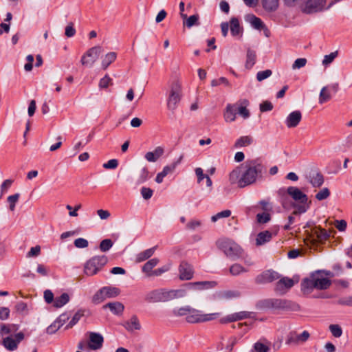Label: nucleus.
Returning <instances> with one entry per match:
<instances>
[{
  "mask_svg": "<svg viewBox=\"0 0 352 352\" xmlns=\"http://www.w3.org/2000/svg\"><path fill=\"white\" fill-rule=\"evenodd\" d=\"M74 243L77 248H85L89 245L87 240L83 238L76 239Z\"/></svg>",
  "mask_w": 352,
  "mask_h": 352,
  "instance_id": "bf43d9fd",
  "label": "nucleus"
},
{
  "mask_svg": "<svg viewBox=\"0 0 352 352\" xmlns=\"http://www.w3.org/2000/svg\"><path fill=\"white\" fill-rule=\"evenodd\" d=\"M236 104H228L223 111V116L226 123H231L236 119Z\"/></svg>",
  "mask_w": 352,
  "mask_h": 352,
  "instance_id": "a211bd4d",
  "label": "nucleus"
},
{
  "mask_svg": "<svg viewBox=\"0 0 352 352\" xmlns=\"http://www.w3.org/2000/svg\"><path fill=\"white\" fill-rule=\"evenodd\" d=\"M124 329L131 333L140 331L142 328L140 320L136 315H133L130 318L123 322Z\"/></svg>",
  "mask_w": 352,
  "mask_h": 352,
  "instance_id": "dca6fc26",
  "label": "nucleus"
},
{
  "mask_svg": "<svg viewBox=\"0 0 352 352\" xmlns=\"http://www.w3.org/2000/svg\"><path fill=\"white\" fill-rule=\"evenodd\" d=\"M118 166V161L116 159L109 160L103 164V167L106 169H114Z\"/></svg>",
  "mask_w": 352,
  "mask_h": 352,
  "instance_id": "774afa93",
  "label": "nucleus"
},
{
  "mask_svg": "<svg viewBox=\"0 0 352 352\" xmlns=\"http://www.w3.org/2000/svg\"><path fill=\"white\" fill-rule=\"evenodd\" d=\"M272 238V234L270 231L265 230L258 234L256 244V245H262L270 241Z\"/></svg>",
  "mask_w": 352,
  "mask_h": 352,
  "instance_id": "bb28decb",
  "label": "nucleus"
},
{
  "mask_svg": "<svg viewBox=\"0 0 352 352\" xmlns=\"http://www.w3.org/2000/svg\"><path fill=\"white\" fill-rule=\"evenodd\" d=\"M329 330L335 338H340L342 335V329L338 324H331Z\"/></svg>",
  "mask_w": 352,
  "mask_h": 352,
  "instance_id": "3c124183",
  "label": "nucleus"
},
{
  "mask_svg": "<svg viewBox=\"0 0 352 352\" xmlns=\"http://www.w3.org/2000/svg\"><path fill=\"white\" fill-rule=\"evenodd\" d=\"M278 0H262L263 7L268 12L274 11L278 7Z\"/></svg>",
  "mask_w": 352,
  "mask_h": 352,
  "instance_id": "ea45409f",
  "label": "nucleus"
},
{
  "mask_svg": "<svg viewBox=\"0 0 352 352\" xmlns=\"http://www.w3.org/2000/svg\"><path fill=\"white\" fill-rule=\"evenodd\" d=\"M84 311L82 310H78L73 316L72 320L69 321V322L67 324L66 329H70L73 326H74L79 320L83 316Z\"/></svg>",
  "mask_w": 352,
  "mask_h": 352,
  "instance_id": "c03bdc74",
  "label": "nucleus"
},
{
  "mask_svg": "<svg viewBox=\"0 0 352 352\" xmlns=\"http://www.w3.org/2000/svg\"><path fill=\"white\" fill-rule=\"evenodd\" d=\"M186 295L184 289H159L153 290L146 294V299L149 302H167L177 298H181Z\"/></svg>",
  "mask_w": 352,
  "mask_h": 352,
  "instance_id": "7ed1b4c3",
  "label": "nucleus"
},
{
  "mask_svg": "<svg viewBox=\"0 0 352 352\" xmlns=\"http://www.w3.org/2000/svg\"><path fill=\"white\" fill-rule=\"evenodd\" d=\"M70 300L68 294L63 293L60 296L55 298L53 306L56 308H60L66 305Z\"/></svg>",
  "mask_w": 352,
  "mask_h": 352,
  "instance_id": "cd10ccee",
  "label": "nucleus"
},
{
  "mask_svg": "<svg viewBox=\"0 0 352 352\" xmlns=\"http://www.w3.org/2000/svg\"><path fill=\"white\" fill-rule=\"evenodd\" d=\"M182 158H183V156L181 155L179 159L173 162V164H171L170 165H168V166H166L164 167L163 170L162 172L157 173V176H156V178H155V182L158 184H160L163 182V179L169 173H173L175 168L177 167V166L180 164V162H182Z\"/></svg>",
  "mask_w": 352,
  "mask_h": 352,
  "instance_id": "2eb2a0df",
  "label": "nucleus"
},
{
  "mask_svg": "<svg viewBox=\"0 0 352 352\" xmlns=\"http://www.w3.org/2000/svg\"><path fill=\"white\" fill-rule=\"evenodd\" d=\"M270 348L266 344L257 342L254 344L251 352H269Z\"/></svg>",
  "mask_w": 352,
  "mask_h": 352,
  "instance_id": "49530a36",
  "label": "nucleus"
},
{
  "mask_svg": "<svg viewBox=\"0 0 352 352\" xmlns=\"http://www.w3.org/2000/svg\"><path fill=\"white\" fill-rule=\"evenodd\" d=\"M155 251V247L147 249L136 256V262H142L153 256Z\"/></svg>",
  "mask_w": 352,
  "mask_h": 352,
  "instance_id": "e433bc0d",
  "label": "nucleus"
},
{
  "mask_svg": "<svg viewBox=\"0 0 352 352\" xmlns=\"http://www.w3.org/2000/svg\"><path fill=\"white\" fill-rule=\"evenodd\" d=\"M326 0H307L302 10L306 13H312L324 9Z\"/></svg>",
  "mask_w": 352,
  "mask_h": 352,
  "instance_id": "f8f14e48",
  "label": "nucleus"
},
{
  "mask_svg": "<svg viewBox=\"0 0 352 352\" xmlns=\"http://www.w3.org/2000/svg\"><path fill=\"white\" fill-rule=\"evenodd\" d=\"M252 314V313L248 312V311H240V312H237V313H234V315L235 320L238 321V320H243L245 318H251Z\"/></svg>",
  "mask_w": 352,
  "mask_h": 352,
  "instance_id": "13d9d810",
  "label": "nucleus"
},
{
  "mask_svg": "<svg viewBox=\"0 0 352 352\" xmlns=\"http://www.w3.org/2000/svg\"><path fill=\"white\" fill-rule=\"evenodd\" d=\"M120 293V289L116 287H102L93 295L91 302L94 305H99L108 298L117 297Z\"/></svg>",
  "mask_w": 352,
  "mask_h": 352,
  "instance_id": "6e6552de",
  "label": "nucleus"
},
{
  "mask_svg": "<svg viewBox=\"0 0 352 352\" xmlns=\"http://www.w3.org/2000/svg\"><path fill=\"white\" fill-rule=\"evenodd\" d=\"M242 172L239 168L234 169L229 175V180L231 184H237L240 187V180Z\"/></svg>",
  "mask_w": 352,
  "mask_h": 352,
  "instance_id": "4c0bfd02",
  "label": "nucleus"
},
{
  "mask_svg": "<svg viewBox=\"0 0 352 352\" xmlns=\"http://www.w3.org/2000/svg\"><path fill=\"white\" fill-rule=\"evenodd\" d=\"M307 64V59L305 58H297L292 65L293 69H300Z\"/></svg>",
  "mask_w": 352,
  "mask_h": 352,
  "instance_id": "4d7b16f0",
  "label": "nucleus"
},
{
  "mask_svg": "<svg viewBox=\"0 0 352 352\" xmlns=\"http://www.w3.org/2000/svg\"><path fill=\"white\" fill-rule=\"evenodd\" d=\"M159 263V260L156 258H152L147 261L142 267V271L147 274L148 276H151V272L153 267H155L157 263Z\"/></svg>",
  "mask_w": 352,
  "mask_h": 352,
  "instance_id": "a19ab883",
  "label": "nucleus"
},
{
  "mask_svg": "<svg viewBox=\"0 0 352 352\" xmlns=\"http://www.w3.org/2000/svg\"><path fill=\"white\" fill-rule=\"evenodd\" d=\"M216 245L226 256L232 260L239 258L243 252V250L238 243L228 238L218 239L216 241Z\"/></svg>",
  "mask_w": 352,
  "mask_h": 352,
  "instance_id": "20e7f679",
  "label": "nucleus"
},
{
  "mask_svg": "<svg viewBox=\"0 0 352 352\" xmlns=\"http://www.w3.org/2000/svg\"><path fill=\"white\" fill-rule=\"evenodd\" d=\"M272 74V70L266 69L264 71H260L256 74V79L258 81H262L269 78Z\"/></svg>",
  "mask_w": 352,
  "mask_h": 352,
  "instance_id": "5fc2aeb1",
  "label": "nucleus"
},
{
  "mask_svg": "<svg viewBox=\"0 0 352 352\" xmlns=\"http://www.w3.org/2000/svg\"><path fill=\"white\" fill-rule=\"evenodd\" d=\"M108 258L104 255L94 256L84 265V273L89 276L98 274L107 263Z\"/></svg>",
  "mask_w": 352,
  "mask_h": 352,
  "instance_id": "0eeeda50",
  "label": "nucleus"
},
{
  "mask_svg": "<svg viewBox=\"0 0 352 352\" xmlns=\"http://www.w3.org/2000/svg\"><path fill=\"white\" fill-rule=\"evenodd\" d=\"M309 336L310 334L307 331H304L301 333H298L296 331H292L287 337L286 343L294 345L302 344L309 338Z\"/></svg>",
  "mask_w": 352,
  "mask_h": 352,
  "instance_id": "9b49d317",
  "label": "nucleus"
},
{
  "mask_svg": "<svg viewBox=\"0 0 352 352\" xmlns=\"http://www.w3.org/2000/svg\"><path fill=\"white\" fill-rule=\"evenodd\" d=\"M256 55L255 51H254L250 48L248 49L247 56H246V61H245V67L248 69H251L256 63Z\"/></svg>",
  "mask_w": 352,
  "mask_h": 352,
  "instance_id": "c9c22d12",
  "label": "nucleus"
},
{
  "mask_svg": "<svg viewBox=\"0 0 352 352\" xmlns=\"http://www.w3.org/2000/svg\"><path fill=\"white\" fill-rule=\"evenodd\" d=\"M248 104V101L247 100H243L241 105L237 107L236 106V112L239 113L243 119H248L250 116V111L246 108V106Z\"/></svg>",
  "mask_w": 352,
  "mask_h": 352,
  "instance_id": "72a5a7b5",
  "label": "nucleus"
},
{
  "mask_svg": "<svg viewBox=\"0 0 352 352\" xmlns=\"http://www.w3.org/2000/svg\"><path fill=\"white\" fill-rule=\"evenodd\" d=\"M217 285L215 281H201V282H194L188 284V287L190 289L193 290H204L213 288Z\"/></svg>",
  "mask_w": 352,
  "mask_h": 352,
  "instance_id": "5701e85b",
  "label": "nucleus"
},
{
  "mask_svg": "<svg viewBox=\"0 0 352 352\" xmlns=\"http://www.w3.org/2000/svg\"><path fill=\"white\" fill-rule=\"evenodd\" d=\"M2 343L6 349L11 351L16 350L19 344L17 341L12 336H8L3 338Z\"/></svg>",
  "mask_w": 352,
  "mask_h": 352,
  "instance_id": "c85d7f7f",
  "label": "nucleus"
},
{
  "mask_svg": "<svg viewBox=\"0 0 352 352\" xmlns=\"http://www.w3.org/2000/svg\"><path fill=\"white\" fill-rule=\"evenodd\" d=\"M298 280L299 278L298 277H294L293 278H283L276 283V291L280 294H285L295 283H297Z\"/></svg>",
  "mask_w": 352,
  "mask_h": 352,
  "instance_id": "4468645a",
  "label": "nucleus"
},
{
  "mask_svg": "<svg viewBox=\"0 0 352 352\" xmlns=\"http://www.w3.org/2000/svg\"><path fill=\"white\" fill-rule=\"evenodd\" d=\"M13 183V180L12 179H6L1 185V195L2 196L4 193H6L10 187L12 186Z\"/></svg>",
  "mask_w": 352,
  "mask_h": 352,
  "instance_id": "680f3d73",
  "label": "nucleus"
},
{
  "mask_svg": "<svg viewBox=\"0 0 352 352\" xmlns=\"http://www.w3.org/2000/svg\"><path fill=\"white\" fill-rule=\"evenodd\" d=\"M330 236V233L320 227H315L311 230V237L313 241L322 243Z\"/></svg>",
  "mask_w": 352,
  "mask_h": 352,
  "instance_id": "f3484780",
  "label": "nucleus"
},
{
  "mask_svg": "<svg viewBox=\"0 0 352 352\" xmlns=\"http://www.w3.org/2000/svg\"><path fill=\"white\" fill-rule=\"evenodd\" d=\"M111 82V78L108 76L105 75L102 78L100 79L99 82L100 88H107Z\"/></svg>",
  "mask_w": 352,
  "mask_h": 352,
  "instance_id": "69168bd1",
  "label": "nucleus"
},
{
  "mask_svg": "<svg viewBox=\"0 0 352 352\" xmlns=\"http://www.w3.org/2000/svg\"><path fill=\"white\" fill-rule=\"evenodd\" d=\"M148 178V170L146 167H144L142 168L139 177L137 180V183L138 184H142L146 182Z\"/></svg>",
  "mask_w": 352,
  "mask_h": 352,
  "instance_id": "603ef678",
  "label": "nucleus"
},
{
  "mask_svg": "<svg viewBox=\"0 0 352 352\" xmlns=\"http://www.w3.org/2000/svg\"><path fill=\"white\" fill-rule=\"evenodd\" d=\"M16 311L20 314L26 313L28 311L27 304L23 301L16 303L15 306Z\"/></svg>",
  "mask_w": 352,
  "mask_h": 352,
  "instance_id": "338daca9",
  "label": "nucleus"
},
{
  "mask_svg": "<svg viewBox=\"0 0 352 352\" xmlns=\"http://www.w3.org/2000/svg\"><path fill=\"white\" fill-rule=\"evenodd\" d=\"M221 85H224L226 87H230V83L228 80L225 77H220L218 79H213L211 81L212 87H217Z\"/></svg>",
  "mask_w": 352,
  "mask_h": 352,
  "instance_id": "de8ad7c7",
  "label": "nucleus"
},
{
  "mask_svg": "<svg viewBox=\"0 0 352 352\" xmlns=\"http://www.w3.org/2000/svg\"><path fill=\"white\" fill-rule=\"evenodd\" d=\"M311 275L316 289L324 290L330 287L331 284V280L328 278L325 277L321 272H316L313 273Z\"/></svg>",
  "mask_w": 352,
  "mask_h": 352,
  "instance_id": "ddd939ff",
  "label": "nucleus"
},
{
  "mask_svg": "<svg viewBox=\"0 0 352 352\" xmlns=\"http://www.w3.org/2000/svg\"><path fill=\"white\" fill-rule=\"evenodd\" d=\"M164 153V148L162 146H157L153 151L147 152L145 154V159L149 162H155L161 156H162Z\"/></svg>",
  "mask_w": 352,
  "mask_h": 352,
  "instance_id": "393cba45",
  "label": "nucleus"
},
{
  "mask_svg": "<svg viewBox=\"0 0 352 352\" xmlns=\"http://www.w3.org/2000/svg\"><path fill=\"white\" fill-rule=\"evenodd\" d=\"M175 316H186V322L189 323H201L217 319L220 313L204 314L202 311L196 309L189 305L175 308L173 310Z\"/></svg>",
  "mask_w": 352,
  "mask_h": 352,
  "instance_id": "f257e3e1",
  "label": "nucleus"
},
{
  "mask_svg": "<svg viewBox=\"0 0 352 352\" xmlns=\"http://www.w3.org/2000/svg\"><path fill=\"white\" fill-rule=\"evenodd\" d=\"M301 286L302 290L305 293H310L316 289L312 275H311L309 278L304 279L301 283Z\"/></svg>",
  "mask_w": 352,
  "mask_h": 352,
  "instance_id": "2f4dec72",
  "label": "nucleus"
},
{
  "mask_svg": "<svg viewBox=\"0 0 352 352\" xmlns=\"http://www.w3.org/2000/svg\"><path fill=\"white\" fill-rule=\"evenodd\" d=\"M331 98L329 87H323L320 91L319 96V103L323 104L329 100Z\"/></svg>",
  "mask_w": 352,
  "mask_h": 352,
  "instance_id": "79ce46f5",
  "label": "nucleus"
},
{
  "mask_svg": "<svg viewBox=\"0 0 352 352\" xmlns=\"http://www.w3.org/2000/svg\"><path fill=\"white\" fill-rule=\"evenodd\" d=\"M302 118V114L299 111L290 113L286 118L285 123L288 128L296 127Z\"/></svg>",
  "mask_w": 352,
  "mask_h": 352,
  "instance_id": "412c9836",
  "label": "nucleus"
},
{
  "mask_svg": "<svg viewBox=\"0 0 352 352\" xmlns=\"http://www.w3.org/2000/svg\"><path fill=\"white\" fill-rule=\"evenodd\" d=\"M117 54L116 52H111L107 53L102 60V67L106 69L116 59Z\"/></svg>",
  "mask_w": 352,
  "mask_h": 352,
  "instance_id": "473e14b6",
  "label": "nucleus"
},
{
  "mask_svg": "<svg viewBox=\"0 0 352 352\" xmlns=\"http://www.w3.org/2000/svg\"><path fill=\"white\" fill-rule=\"evenodd\" d=\"M103 343V337L100 333L91 332L89 333V347L96 350L100 349Z\"/></svg>",
  "mask_w": 352,
  "mask_h": 352,
  "instance_id": "4be33fe9",
  "label": "nucleus"
},
{
  "mask_svg": "<svg viewBox=\"0 0 352 352\" xmlns=\"http://www.w3.org/2000/svg\"><path fill=\"white\" fill-rule=\"evenodd\" d=\"M107 308L109 309L112 314L117 316L122 315L124 310V305L118 301L107 303L103 306V309Z\"/></svg>",
  "mask_w": 352,
  "mask_h": 352,
  "instance_id": "b1692460",
  "label": "nucleus"
},
{
  "mask_svg": "<svg viewBox=\"0 0 352 352\" xmlns=\"http://www.w3.org/2000/svg\"><path fill=\"white\" fill-rule=\"evenodd\" d=\"M308 179L314 187H320L324 183L323 176L318 172L311 173L309 175Z\"/></svg>",
  "mask_w": 352,
  "mask_h": 352,
  "instance_id": "a878e982",
  "label": "nucleus"
},
{
  "mask_svg": "<svg viewBox=\"0 0 352 352\" xmlns=\"http://www.w3.org/2000/svg\"><path fill=\"white\" fill-rule=\"evenodd\" d=\"M279 275L273 270H267L256 278V281L259 283H270L278 279Z\"/></svg>",
  "mask_w": 352,
  "mask_h": 352,
  "instance_id": "6ab92c4d",
  "label": "nucleus"
},
{
  "mask_svg": "<svg viewBox=\"0 0 352 352\" xmlns=\"http://www.w3.org/2000/svg\"><path fill=\"white\" fill-rule=\"evenodd\" d=\"M247 18L250 24L252 25V26L254 27L255 29L261 30L265 28L264 23L258 17L253 14H250L248 15Z\"/></svg>",
  "mask_w": 352,
  "mask_h": 352,
  "instance_id": "58836bf2",
  "label": "nucleus"
},
{
  "mask_svg": "<svg viewBox=\"0 0 352 352\" xmlns=\"http://www.w3.org/2000/svg\"><path fill=\"white\" fill-rule=\"evenodd\" d=\"M264 170L263 164L258 160L248 161L245 163V170L242 172L240 180V187L254 183L258 177L261 176Z\"/></svg>",
  "mask_w": 352,
  "mask_h": 352,
  "instance_id": "f03ea898",
  "label": "nucleus"
},
{
  "mask_svg": "<svg viewBox=\"0 0 352 352\" xmlns=\"http://www.w3.org/2000/svg\"><path fill=\"white\" fill-rule=\"evenodd\" d=\"M19 193H16L14 195H10L8 197L7 201L9 204V209L10 211L13 212L15 210V206L19 199Z\"/></svg>",
  "mask_w": 352,
  "mask_h": 352,
  "instance_id": "37998d69",
  "label": "nucleus"
},
{
  "mask_svg": "<svg viewBox=\"0 0 352 352\" xmlns=\"http://www.w3.org/2000/svg\"><path fill=\"white\" fill-rule=\"evenodd\" d=\"M330 192L327 188H322L320 192L316 195V198L319 200H324L329 197Z\"/></svg>",
  "mask_w": 352,
  "mask_h": 352,
  "instance_id": "6e6d98bb",
  "label": "nucleus"
},
{
  "mask_svg": "<svg viewBox=\"0 0 352 352\" xmlns=\"http://www.w3.org/2000/svg\"><path fill=\"white\" fill-rule=\"evenodd\" d=\"M230 273L232 276H239L248 272V267H243L239 263H234L230 267Z\"/></svg>",
  "mask_w": 352,
  "mask_h": 352,
  "instance_id": "7c9ffc66",
  "label": "nucleus"
},
{
  "mask_svg": "<svg viewBox=\"0 0 352 352\" xmlns=\"http://www.w3.org/2000/svg\"><path fill=\"white\" fill-rule=\"evenodd\" d=\"M182 83L179 79L172 80L167 93L166 105L173 112L178 107L182 98Z\"/></svg>",
  "mask_w": 352,
  "mask_h": 352,
  "instance_id": "39448f33",
  "label": "nucleus"
},
{
  "mask_svg": "<svg viewBox=\"0 0 352 352\" xmlns=\"http://www.w3.org/2000/svg\"><path fill=\"white\" fill-rule=\"evenodd\" d=\"M193 276L192 267L186 262H182L179 266V277L182 280H190Z\"/></svg>",
  "mask_w": 352,
  "mask_h": 352,
  "instance_id": "aec40b11",
  "label": "nucleus"
},
{
  "mask_svg": "<svg viewBox=\"0 0 352 352\" xmlns=\"http://www.w3.org/2000/svg\"><path fill=\"white\" fill-rule=\"evenodd\" d=\"M184 24L188 28H191L193 25H198L199 24V15L194 14V15L190 16L188 19L186 18V21L184 23Z\"/></svg>",
  "mask_w": 352,
  "mask_h": 352,
  "instance_id": "8fccbe9b",
  "label": "nucleus"
},
{
  "mask_svg": "<svg viewBox=\"0 0 352 352\" xmlns=\"http://www.w3.org/2000/svg\"><path fill=\"white\" fill-rule=\"evenodd\" d=\"M338 51H335L333 52L330 53L328 55H325L324 56V58L322 62L323 66H324V67L329 66L331 63H332L333 62V60L338 56Z\"/></svg>",
  "mask_w": 352,
  "mask_h": 352,
  "instance_id": "a18cd8bd",
  "label": "nucleus"
},
{
  "mask_svg": "<svg viewBox=\"0 0 352 352\" xmlns=\"http://www.w3.org/2000/svg\"><path fill=\"white\" fill-rule=\"evenodd\" d=\"M285 192L290 195L294 200L300 204H305L307 201V196L305 193L296 187L290 186L287 190L280 189L278 192V195L282 196L281 201L284 207H285V203L283 197Z\"/></svg>",
  "mask_w": 352,
  "mask_h": 352,
  "instance_id": "1a4fd4ad",
  "label": "nucleus"
},
{
  "mask_svg": "<svg viewBox=\"0 0 352 352\" xmlns=\"http://www.w3.org/2000/svg\"><path fill=\"white\" fill-rule=\"evenodd\" d=\"M253 142V138L250 135L241 136L237 139L234 143V147L236 148L248 146Z\"/></svg>",
  "mask_w": 352,
  "mask_h": 352,
  "instance_id": "c756f323",
  "label": "nucleus"
},
{
  "mask_svg": "<svg viewBox=\"0 0 352 352\" xmlns=\"http://www.w3.org/2000/svg\"><path fill=\"white\" fill-rule=\"evenodd\" d=\"M265 308L273 309L278 311H297L299 306L291 301L285 299H267L263 302Z\"/></svg>",
  "mask_w": 352,
  "mask_h": 352,
  "instance_id": "423d86ee",
  "label": "nucleus"
},
{
  "mask_svg": "<svg viewBox=\"0 0 352 352\" xmlns=\"http://www.w3.org/2000/svg\"><path fill=\"white\" fill-rule=\"evenodd\" d=\"M230 31L231 34L235 36H239L242 32V28L240 26L239 21L236 18H232L230 19Z\"/></svg>",
  "mask_w": 352,
  "mask_h": 352,
  "instance_id": "f704fd0d",
  "label": "nucleus"
},
{
  "mask_svg": "<svg viewBox=\"0 0 352 352\" xmlns=\"http://www.w3.org/2000/svg\"><path fill=\"white\" fill-rule=\"evenodd\" d=\"M256 219L258 223H265L270 221V215L267 212L259 213L256 215Z\"/></svg>",
  "mask_w": 352,
  "mask_h": 352,
  "instance_id": "052dcab7",
  "label": "nucleus"
},
{
  "mask_svg": "<svg viewBox=\"0 0 352 352\" xmlns=\"http://www.w3.org/2000/svg\"><path fill=\"white\" fill-rule=\"evenodd\" d=\"M113 246V242L111 239H104L100 242V249L102 252H107Z\"/></svg>",
  "mask_w": 352,
  "mask_h": 352,
  "instance_id": "864d4df0",
  "label": "nucleus"
},
{
  "mask_svg": "<svg viewBox=\"0 0 352 352\" xmlns=\"http://www.w3.org/2000/svg\"><path fill=\"white\" fill-rule=\"evenodd\" d=\"M102 52L100 46H94L89 49L81 58V63L82 65L91 67L98 58L100 54Z\"/></svg>",
  "mask_w": 352,
  "mask_h": 352,
  "instance_id": "9d476101",
  "label": "nucleus"
},
{
  "mask_svg": "<svg viewBox=\"0 0 352 352\" xmlns=\"http://www.w3.org/2000/svg\"><path fill=\"white\" fill-rule=\"evenodd\" d=\"M41 253V247L36 245L30 248V251L27 254V257H36L38 256Z\"/></svg>",
  "mask_w": 352,
  "mask_h": 352,
  "instance_id": "e2e57ef3",
  "label": "nucleus"
},
{
  "mask_svg": "<svg viewBox=\"0 0 352 352\" xmlns=\"http://www.w3.org/2000/svg\"><path fill=\"white\" fill-rule=\"evenodd\" d=\"M231 215V211L230 210H225L221 212L217 213L211 217L212 222L217 221L218 219L221 218H227Z\"/></svg>",
  "mask_w": 352,
  "mask_h": 352,
  "instance_id": "09e8293b",
  "label": "nucleus"
},
{
  "mask_svg": "<svg viewBox=\"0 0 352 352\" xmlns=\"http://www.w3.org/2000/svg\"><path fill=\"white\" fill-rule=\"evenodd\" d=\"M153 191L150 188L142 187L141 188V195L144 199H149L153 196Z\"/></svg>",
  "mask_w": 352,
  "mask_h": 352,
  "instance_id": "0e129e2a",
  "label": "nucleus"
}]
</instances>
